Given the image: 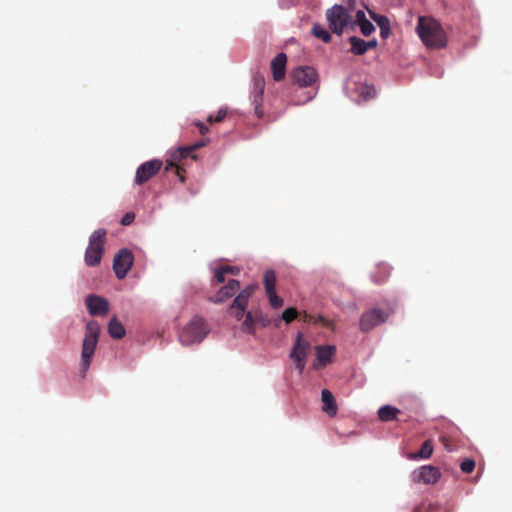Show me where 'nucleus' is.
<instances>
[{
	"label": "nucleus",
	"instance_id": "nucleus-10",
	"mask_svg": "<svg viewBox=\"0 0 512 512\" xmlns=\"http://www.w3.org/2000/svg\"><path fill=\"white\" fill-rule=\"evenodd\" d=\"M441 477V472L438 467L432 465H423L415 469L411 478L414 483L432 485L435 484Z\"/></svg>",
	"mask_w": 512,
	"mask_h": 512
},
{
	"label": "nucleus",
	"instance_id": "nucleus-37",
	"mask_svg": "<svg viewBox=\"0 0 512 512\" xmlns=\"http://www.w3.org/2000/svg\"><path fill=\"white\" fill-rule=\"evenodd\" d=\"M134 219L135 214L132 212H128L122 217L121 224L125 226L130 225L134 221Z\"/></svg>",
	"mask_w": 512,
	"mask_h": 512
},
{
	"label": "nucleus",
	"instance_id": "nucleus-19",
	"mask_svg": "<svg viewBox=\"0 0 512 512\" xmlns=\"http://www.w3.org/2000/svg\"><path fill=\"white\" fill-rule=\"evenodd\" d=\"M368 12L380 29L381 38L387 39L390 36V20L386 16L376 14L371 10H368Z\"/></svg>",
	"mask_w": 512,
	"mask_h": 512
},
{
	"label": "nucleus",
	"instance_id": "nucleus-29",
	"mask_svg": "<svg viewBox=\"0 0 512 512\" xmlns=\"http://www.w3.org/2000/svg\"><path fill=\"white\" fill-rule=\"evenodd\" d=\"M245 319L243 321V329L248 332H252L254 330V326L256 322L260 319V314L256 313L255 315L249 311L247 313L244 312Z\"/></svg>",
	"mask_w": 512,
	"mask_h": 512
},
{
	"label": "nucleus",
	"instance_id": "nucleus-12",
	"mask_svg": "<svg viewBox=\"0 0 512 512\" xmlns=\"http://www.w3.org/2000/svg\"><path fill=\"white\" fill-rule=\"evenodd\" d=\"M162 165V161L158 159L144 162L136 171L135 182L138 185L144 184L160 171Z\"/></svg>",
	"mask_w": 512,
	"mask_h": 512
},
{
	"label": "nucleus",
	"instance_id": "nucleus-41",
	"mask_svg": "<svg viewBox=\"0 0 512 512\" xmlns=\"http://www.w3.org/2000/svg\"><path fill=\"white\" fill-rule=\"evenodd\" d=\"M367 20L365 13L362 10L356 12V23L359 25L361 22Z\"/></svg>",
	"mask_w": 512,
	"mask_h": 512
},
{
	"label": "nucleus",
	"instance_id": "nucleus-13",
	"mask_svg": "<svg viewBox=\"0 0 512 512\" xmlns=\"http://www.w3.org/2000/svg\"><path fill=\"white\" fill-rule=\"evenodd\" d=\"M388 318V313L383 310L373 308L365 312L360 319V329L369 331L377 325L384 323Z\"/></svg>",
	"mask_w": 512,
	"mask_h": 512
},
{
	"label": "nucleus",
	"instance_id": "nucleus-40",
	"mask_svg": "<svg viewBox=\"0 0 512 512\" xmlns=\"http://www.w3.org/2000/svg\"><path fill=\"white\" fill-rule=\"evenodd\" d=\"M224 271L226 272V274H233V275H237L239 273V268L235 267V266H224L223 267Z\"/></svg>",
	"mask_w": 512,
	"mask_h": 512
},
{
	"label": "nucleus",
	"instance_id": "nucleus-11",
	"mask_svg": "<svg viewBox=\"0 0 512 512\" xmlns=\"http://www.w3.org/2000/svg\"><path fill=\"white\" fill-rule=\"evenodd\" d=\"M291 77L300 87H309L317 81L318 73L311 66H299L292 71Z\"/></svg>",
	"mask_w": 512,
	"mask_h": 512
},
{
	"label": "nucleus",
	"instance_id": "nucleus-20",
	"mask_svg": "<svg viewBox=\"0 0 512 512\" xmlns=\"http://www.w3.org/2000/svg\"><path fill=\"white\" fill-rule=\"evenodd\" d=\"M336 349L331 345L318 346L316 349L317 360L325 366L330 363L332 357L335 355Z\"/></svg>",
	"mask_w": 512,
	"mask_h": 512
},
{
	"label": "nucleus",
	"instance_id": "nucleus-4",
	"mask_svg": "<svg viewBox=\"0 0 512 512\" xmlns=\"http://www.w3.org/2000/svg\"><path fill=\"white\" fill-rule=\"evenodd\" d=\"M99 333L100 326L96 321L87 323L81 352V367L83 372H86L90 367L92 357L98 344Z\"/></svg>",
	"mask_w": 512,
	"mask_h": 512
},
{
	"label": "nucleus",
	"instance_id": "nucleus-31",
	"mask_svg": "<svg viewBox=\"0 0 512 512\" xmlns=\"http://www.w3.org/2000/svg\"><path fill=\"white\" fill-rule=\"evenodd\" d=\"M227 115V108H220L216 114V116L210 115L207 118V122L209 124L222 122Z\"/></svg>",
	"mask_w": 512,
	"mask_h": 512
},
{
	"label": "nucleus",
	"instance_id": "nucleus-18",
	"mask_svg": "<svg viewBox=\"0 0 512 512\" xmlns=\"http://www.w3.org/2000/svg\"><path fill=\"white\" fill-rule=\"evenodd\" d=\"M321 396L323 402L322 410L330 417H334L337 414L338 408L333 394L329 390L324 389Z\"/></svg>",
	"mask_w": 512,
	"mask_h": 512
},
{
	"label": "nucleus",
	"instance_id": "nucleus-16",
	"mask_svg": "<svg viewBox=\"0 0 512 512\" xmlns=\"http://www.w3.org/2000/svg\"><path fill=\"white\" fill-rule=\"evenodd\" d=\"M264 87V80L255 78V89L252 95V104L254 105L255 115L258 118H262L264 116V111L262 108Z\"/></svg>",
	"mask_w": 512,
	"mask_h": 512
},
{
	"label": "nucleus",
	"instance_id": "nucleus-22",
	"mask_svg": "<svg viewBox=\"0 0 512 512\" xmlns=\"http://www.w3.org/2000/svg\"><path fill=\"white\" fill-rule=\"evenodd\" d=\"M108 333L114 339H121L125 336V328L115 316L109 321Z\"/></svg>",
	"mask_w": 512,
	"mask_h": 512
},
{
	"label": "nucleus",
	"instance_id": "nucleus-21",
	"mask_svg": "<svg viewBox=\"0 0 512 512\" xmlns=\"http://www.w3.org/2000/svg\"><path fill=\"white\" fill-rule=\"evenodd\" d=\"M433 454V441L431 439H427L421 445V448L418 452L412 453L409 455V459L417 460V459H429Z\"/></svg>",
	"mask_w": 512,
	"mask_h": 512
},
{
	"label": "nucleus",
	"instance_id": "nucleus-17",
	"mask_svg": "<svg viewBox=\"0 0 512 512\" xmlns=\"http://www.w3.org/2000/svg\"><path fill=\"white\" fill-rule=\"evenodd\" d=\"M286 63L287 57L284 53H279L276 57L271 61V70L273 74V79L275 81H281L286 72Z\"/></svg>",
	"mask_w": 512,
	"mask_h": 512
},
{
	"label": "nucleus",
	"instance_id": "nucleus-5",
	"mask_svg": "<svg viewBox=\"0 0 512 512\" xmlns=\"http://www.w3.org/2000/svg\"><path fill=\"white\" fill-rule=\"evenodd\" d=\"M207 334L208 328L204 319L199 316H194L181 330L179 340L183 345L189 346L200 343Z\"/></svg>",
	"mask_w": 512,
	"mask_h": 512
},
{
	"label": "nucleus",
	"instance_id": "nucleus-36",
	"mask_svg": "<svg viewBox=\"0 0 512 512\" xmlns=\"http://www.w3.org/2000/svg\"><path fill=\"white\" fill-rule=\"evenodd\" d=\"M226 272L223 267L216 268L214 270V278L217 283H223L225 281Z\"/></svg>",
	"mask_w": 512,
	"mask_h": 512
},
{
	"label": "nucleus",
	"instance_id": "nucleus-14",
	"mask_svg": "<svg viewBox=\"0 0 512 512\" xmlns=\"http://www.w3.org/2000/svg\"><path fill=\"white\" fill-rule=\"evenodd\" d=\"M240 288V283L238 280L231 279L227 285L223 286L218 290V292L213 296L209 298V301L213 303H223L227 299L231 298L236 294V292Z\"/></svg>",
	"mask_w": 512,
	"mask_h": 512
},
{
	"label": "nucleus",
	"instance_id": "nucleus-25",
	"mask_svg": "<svg viewBox=\"0 0 512 512\" xmlns=\"http://www.w3.org/2000/svg\"><path fill=\"white\" fill-rule=\"evenodd\" d=\"M349 43L351 44L350 51L354 55H363L367 52L365 40L356 36H352L349 38Z\"/></svg>",
	"mask_w": 512,
	"mask_h": 512
},
{
	"label": "nucleus",
	"instance_id": "nucleus-6",
	"mask_svg": "<svg viewBox=\"0 0 512 512\" xmlns=\"http://www.w3.org/2000/svg\"><path fill=\"white\" fill-rule=\"evenodd\" d=\"M106 239V230H95L90 238L89 245L85 251V263L89 267H94L101 262L104 253V244Z\"/></svg>",
	"mask_w": 512,
	"mask_h": 512
},
{
	"label": "nucleus",
	"instance_id": "nucleus-32",
	"mask_svg": "<svg viewBox=\"0 0 512 512\" xmlns=\"http://www.w3.org/2000/svg\"><path fill=\"white\" fill-rule=\"evenodd\" d=\"M358 26L364 36H369L375 31L374 25L369 20L361 22Z\"/></svg>",
	"mask_w": 512,
	"mask_h": 512
},
{
	"label": "nucleus",
	"instance_id": "nucleus-34",
	"mask_svg": "<svg viewBox=\"0 0 512 512\" xmlns=\"http://www.w3.org/2000/svg\"><path fill=\"white\" fill-rule=\"evenodd\" d=\"M375 89L369 85H363L360 88V95L364 98V100L371 99L375 96Z\"/></svg>",
	"mask_w": 512,
	"mask_h": 512
},
{
	"label": "nucleus",
	"instance_id": "nucleus-42",
	"mask_svg": "<svg viewBox=\"0 0 512 512\" xmlns=\"http://www.w3.org/2000/svg\"><path fill=\"white\" fill-rule=\"evenodd\" d=\"M377 45H378V41L376 39H372V40L366 41V49H367V51L370 50V49L376 48Z\"/></svg>",
	"mask_w": 512,
	"mask_h": 512
},
{
	"label": "nucleus",
	"instance_id": "nucleus-15",
	"mask_svg": "<svg viewBox=\"0 0 512 512\" xmlns=\"http://www.w3.org/2000/svg\"><path fill=\"white\" fill-rule=\"evenodd\" d=\"M86 305L89 313L95 315H106L109 310L108 301L97 295H89L86 298Z\"/></svg>",
	"mask_w": 512,
	"mask_h": 512
},
{
	"label": "nucleus",
	"instance_id": "nucleus-33",
	"mask_svg": "<svg viewBox=\"0 0 512 512\" xmlns=\"http://www.w3.org/2000/svg\"><path fill=\"white\" fill-rule=\"evenodd\" d=\"M298 316V312L295 308H287L283 313H282V316L281 318L286 322V323H290L292 322L294 319H296Z\"/></svg>",
	"mask_w": 512,
	"mask_h": 512
},
{
	"label": "nucleus",
	"instance_id": "nucleus-9",
	"mask_svg": "<svg viewBox=\"0 0 512 512\" xmlns=\"http://www.w3.org/2000/svg\"><path fill=\"white\" fill-rule=\"evenodd\" d=\"M310 351V343L303 338L301 333L297 334L295 344L290 353V358L294 361L296 368L300 373L303 372L306 365V357Z\"/></svg>",
	"mask_w": 512,
	"mask_h": 512
},
{
	"label": "nucleus",
	"instance_id": "nucleus-43",
	"mask_svg": "<svg viewBox=\"0 0 512 512\" xmlns=\"http://www.w3.org/2000/svg\"><path fill=\"white\" fill-rule=\"evenodd\" d=\"M348 3H349V5H351V6H352V5H353V3H354V0H348Z\"/></svg>",
	"mask_w": 512,
	"mask_h": 512
},
{
	"label": "nucleus",
	"instance_id": "nucleus-1",
	"mask_svg": "<svg viewBox=\"0 0 512 512\" xmlns=\"http://www.w3.org/2000/svg\"><path fill=\"white\" fill-rule=\"evenodd\" d=\"M417 33L422 42L432 49H440L446 45V36L440 24L428 17H419Z\"/></svg>",
	"mask_w": 512,
	"mask_h": 512
},
{
	"label": "nucleus",
	"instance_id": "nucleus-8",
	"mask_svg": "<svg viewBox=\"0 0 512 512\" xmlns=\"http://www.w3.org/2000/svg\"><path fill=\"white\" fill-rule=\"evenodd\" d=\"M134 263V256L127 248L120 249L113 259V270L118 279L126 277Z\"/></svg>",
	"mask_w": 512,
	"mask_h": 512
},
{
	"label": "nucleus",
	"instance_id": "nucleus-39",
	"mask_svg": "<svg viewBox=\"0 0 512 512\" xmlns=\"http://www.w3.org/2000/svg\"><path fill=\"white\" fill-rule=\"evenodd\" d=\"M194 125L199 128V132L201 135H205L209 131V128L200 121H195Z\"/></svg>",
	"mask_w": 512,
	"mask_h": 512
},
{
	"label": "nucleus",
	"instance_id": "nucleus-27",
	"mask_svg": "<svg viewBox=\"0 0 512 512\" xmlns=\"http://www.w3.org/2000/svg\"><path fill=\"white\" fill-rule=\"evenodd\" d=\"M263 284L266 293L276 291V275L273 270L265 271L263 275Z\"/></svg>",
	"mask_w": 512,
	"mask_h": 512
},
{
	"label": "nucleus",
	"instance_id": "nucleus-24",
	"mask_svg": "<svg viewBox=\"0 0 512 512\" xmlns=\"http://www.w3.org/2000/svg\"><path fill=\"white\" fill-rule=\"evenodd\" d=\"M400 410L390 405H384L378 410V417L383 422L395 420Z\"/></svg>",
	"mask_w": 512,
	"mask_h": 512
},
{
	"label": "nucleus",
	"instance_id": "nucleus-30",
	"mask_svg": "<svg viewBox=\"0 0 512 512\" xmlns=\"http://www.w3.org/2000/svg\"><path fill=\"white\" fill-rule=\"evenodd\" d=\"M269 298V303L271 307L278 309L282 307L284 301L281 297H279L276 293V291L266 293Z\"/></svg>",
	"mask_w": 512,
	"mask_h": 512
},
{
	"label": "nucleus",
	"instance_id": "nucleus-35",
	"mask_svg": "<svg viewBox=\"0 0 512 512\" xmlns=\"http://www.w3.org/2000/svg\"><path fill=\"white\" fill-rule=\"evenodd\" d=\"M460 468L464 473H471L475 469V461L467 458L461 462Z\"/></svg>",
	"mask_w": 512,
	"mask_h": 512
},
{
	"label": "nucleus",
	"instance_id": "nucleus-28",
	"mask_svg": "<svg viewBox=\"0 0 512 512\" xmlns=\"http://www.w3.org/2000/svg\"><path fill=\"white\" fill-rule=\"evenodd\" d=\"M311 33L316 38L321 39L324 43H329L332 39L331 34L317 23L312 26Z\"/></svg>",
	"mask_w": 512,
	"mask_h": 512
},
{
	"label": "nucleus",
	"instance_id": "nucleus-2",
	"mask_svg": "<svg viewBox=\"0 0 512 512\" xmlns=\"http://www.w3.org/2000/svg\"><path fill=\"white\" fill-rule=\"evenodd\" d=\"M208 139H201L197 141L196 143L186 146V147H179L177 150H175L170 158L167 160V164L165 167L166 171L175 170V174L179 177L181 182H184V169H182L179 166V163L187 158L196 159V155L194 154V151L204 147L208 144Z\"/></svg>",
	"mask_w": 512,
	"mask_h": 512
},
{
	"label": "nucleus",
	"instance_id": "nucleus-38",
	"mask_svg": "<svg viewBox=\"0 0 512 512\" xmlns=\"http://www.w3.org/2000/svg\"><path fill=\"white\" fill-rule=\"evenodd\" d=\"M433 509H434V506L431 504H429V505L421 504L418 507H416L413 512H431Z\"/></svg>",
	"mask_w": 512,
	"mask_h": 512
},
{
	"label": "nucleus",
	"instance_id": "nucleus-23",
	"mask_svg": "<svg viewBox=\"0 0 512 512\" xmlns=\"http://www.w3.org/2000/svg\"><path fill=\"white\" fill-rule=\"evenodd\" d=\"M390 275V267L386 263H379L376 271L372 274V280L377 284L384 283Z\"/></svg>",
	"mask_w": 512,
	"mask_h": 512
},
{
	"label": "nucleus",
	"instance_id": "nucleus-3",
	"mask_svg": "<svg viewBox=\"0 0 512 512\" xmlns=\"http://www.w3.org/2000/svg\"><path fill=\"white\" fill-rule=\"evenodd\" d=\"M325 16L329 29L338 36H341L348 26H354L349 9L343 5H333L326 10Z\"/></svg>",
	"mask_w": 512,
	"mask_h": 512
},
{
	"label": "nucleus",
	"instance_id": "nucleus-7",
	"mask_svg": "<svg viewBox=\"0 0 512 512\" xmlns=\"http://www.w3.org/2000/svg\"><path fill=\"white\" fill-rule=\"evenodd\" d=\"M257 288L258 286L256 284L248 285L243 290H241L233 300L231 306L229 307V311L237 320H242L244 317V312L248 305L249 299Z\"/></svg>",
	"mask_w": 512,
	"mask_h": 512
},
{
	"label": "nucleus",
	"instance_id": "nucleus-26",
	"mask_svg": "<svg viewBox=\"0 0 512 512\" xmlns=\"http://www.w3.org/2000/svg\"><path fill=\"white\" fill-rule=\"evenodd\" d=\"M302 319L305 323H314V324L319 323L323 327H326V328L332 327V321H330L329 319H326L322 315L315 316L310 313L303 312Z\"/></svg>",
	"mask_w": 512,
	"mask_h": 512
}]
</instances>
